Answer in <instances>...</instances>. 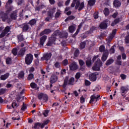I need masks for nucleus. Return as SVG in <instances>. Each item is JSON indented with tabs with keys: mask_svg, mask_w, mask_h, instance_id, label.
Here are the masks:
<instances>
[{
	"mask_svg": "<svg viewBox=\"0 0 129 129\" xmlns=\"http://www.w3.org/2000/svg\"><path fill=\"white\" fill-rule=\"evenodd\" d=\"M68 36V33L67 32L61 33L58 30H56L55 32H54L53 33L51 37L49 38V41L46 44V45L52 46L54 42L56 41V39H57V38H63L64 39H66Z\"/></svg>",
	"mask_w": 129,
	"mask_h": 129,
	"instance_id": "1",
	"label": "nucleus"
},
{
	"mask_svg": "<svg viewBox=\"0 0 129 129\" xmlns=\"http://www.w3.org/2000/svg\"><path fill=\"white\" fill-rule=\"evenodd\" d=\"M72 8L75 7L76 10L79 9V11H81L84 8V2L80 3V0H73L71 4Z\"/></svg>",
	"mask_w": 129,
	"mask_h": 129,
	"instance_id": "2",
	"label": "nucleus"
},
{
	"mask_svg": "<svg viewBox=\"0 0 129 129\" xmlns=\"http://www.w3.org/2000/svg\"><path fill=\"white\" fill-rule=\"evenodd\" d=\"M97 59V61L94 65V66L93 67L92 69L93 70H94L95 71H98L99 70L100 67L102 66V63H101V61H100V59L98 58V56H94L93 58V61L94 62L95 60Z\"/></svg>",
	"mask_w": 129,
	"mask_h": 129,
	"instance_id": "3",
	"label": "nucleus"
},
{
	"mask_svg": "<svg viewBox=\"0 0 129 129\" xmlns=\"http://www.w3.org/2000/svg\"><path fill=\"white\" fill-rule=\"evenodd\" d=\"M56 10V8H53L48 11L47 13L48 17L45 18V21H46V22H49L50 21V19H52V18L54 17V14Z\"/></svg>",
	"mask_w": 129,
	"mask_h": 129,
	"instance_id": "4",
	"label": "nucleus"
},
{
	"mask_svg": "<svg viewBox=\"0 0 129 129\" xmlns=\"http://www.w3.org/2000/svg\"><path fill=\"white\" fill-rule=\"evenodd\" d=\"M13 4V0H9L6 4V8L7 9V14H9L10 12L14 10V7L11 6V5Z\"/></svg>",
	"mask_w": 129,
	"mask_h": 129,
	"instance_id": "5",
	"label": "nucleus"
},
{
	"mask_svg": "<svg viewBox=\"0 0 129 129\" xmlns=\"http://www.w3.org/2000/svg\"><path fill=\"white\" fill-rule=\"evenodd\" d=\"M129 91L128 86H121L120 89V92L122 96H124L126 93Z\"/></svg>",
	"mask_w": 129,
	"mask_h": 129,
	"instance_id": "6",
	"label": "nucleus"
},
{
	"mask_svg": "<svg viewBox=\"0 0 129 129\" xmlns=\"http://www.w3.org/2000/svg\"><path fill=\"white\" fill-rule=\"evenodd\" d=\"M33 62V55L32 54H27L25 57V63L27 65H30Z\"/></svg>",
	"mask_w": 129,
	"mask_h": 129,
	"instance_id": "7",
	"label": "nucleus"
},
{
	"mask_svg": "<svg viewBox=\"0 0 129 129\" xmlns=\"http://www.w3.org/2000/svg\"><path fill=\"white\" fill-rule=\"evenodd\" d=\"M38 96L39 99H43L45 102L48 101V96L46 94L41 93L38 95Z\"/></svg>",
	"mask_w": 129,
	"mask_h": 129,
	"instance_id": "8",
	"label": "nucleus"
},
{
	"mask_svg": "<svg viewBox=\"0 0 129 129\" xmlns=\"http://www.w3.org/2000/svg\"><path fill=\"white\" fill-rule=\"evenodd\" d=\"M100 97V95L98 94H94L93 95L91 96V100L90 101V103H93L94 102H96L97 100V99Z\"/></svg>",
	"mask_w": 129,
	"mask_h": 129,
	"instance_id": "9",
	"label": "nucleus"
},
{
	"mask_svg": "<svg viewBox=\"0 0 129 129\" xmlns=\"http://www.w3.org/2000/svg\"><path fill=\"white\" fill-rule=\"evenodd\" d=\"M10 30H11V28L9 26H7L4 31L0 34V38H4L10 32Z\"/></svg>",
	"mask_w": 129,
	"mask_h": 129,
	"instance_id": "10",
	"label": "nucleus"
},
{
	"mask_svg": "<svg viewBox=\"0 0 129 129\" xmlns=\"http://www.w3.org/2000/svg\"><path fill=\"white\" fill-rule=\"evenodd\" d=\"M46 40H47V36L44 35L42 36L40 39L39 46L43 47V46H44V43L46 42Z\"/></svg>",
	"mask_w": 129,
	"mask_h": 129,
	"instance_id": "11",
	"label": "nucleus"
},
{
	"mask_svg": "<svg viewBox=\"0 0 129 129\" xmlns=\"http://www.w3.org/2000/svg\"><path fill=\"white\" fill-rule=\"evenodd\" d=\"M51 57H52V53H47L44 54L41 59L42 60H45L46 61H48V60L51 59Z\"/></svg>",
	"mask_w": 129,
	"mask_h": 129,
	"instance_id": "12",
	"label": "nucleus"
},
{
	"mask_svg": "<svg viewBox=\"0 0 129 129\" xmlns=\"http://www.w3.org/2000/svg\"><path fill=\"white\" fill-rule=\"evenodd\" d=\"M0 18H1L3 22H6V21H7V20H8V15H7V14L2 11H0Z\"/></svg>",
	"mask_w": 129,
	"mask_h": 129,
	"instance_id": "13",
	"label": "nucleus"
},
{
	"mask_svg": "<svg viewBox=\"0 0 129 129\" xmlns=\"http://www.w3.org/2000/svg\"><path fill=\"white\" fill-rule=\"evenodd\" d=\"M115 34H116V29H114L111 34L108 37L107 41L108 42H111L112 40L114 37V36L115 35Z\"/></svg>",
	"mask_w": 129,
	"mask_h": 129,
	"instance_id": "14",
	"label": "nucleus"
},
{
	"mask_svg": "<svg viewBox=\"0 0 129 129\" xmlns=\"http://www.w3.org/2000/svg\"><path fill=\"white\" fill-rule=\"evenodd\" d=\"M109 25L110 24V22L108 21H106L105 22H104L100 24V28L101 29H106L107 28V25Z\"/></svg>",
	"mask_w": 129,
	"mask_h": 129,
	"instance_id": "15",
	"label": "nucleus"
},
{
	"mask_svg": "<svg viewBox=\"0 0 129 129\" xmlns=\"http://www.w3.org/2000/svg\"><path fill=\"white\" fill-rule=\"evenodd\" d=\"M70 68L71 70H73V71H74V70H76V69L78 68V66H77V63H76V62L74 61L73 63H72L70 65Z\"/></svg>",
	"mask_w": 129,
	"mask_h": 129,
	"instance_id": "16",
	"label": "nucleus"
},
{
	"mask_svg": "<svg viewBox=\"0 0 129 129\" xmlns=\"http://www.w3.org/2000/svg\"><path fill=\"white\" fill-rule=\"evenodd\" d=\"M96 75H97V73H93L90 75V80H91V81H96V79L97 78Z\"/></svg>",
	"mask_w": 129,
	"mask_h": 129,
	"instance_id": "17",
	"label": "nucleus"
},
{
	"mask_svg": "<svg viewBox=\"0 0 129 129\" xmlns=\"http://www.w3.org/2000/svg\"><path fill=\"white\" fill-rule=\"evenodd\" d=\"M107 57H108V50H106L104 51L103 56L102 57V60L104 61H106V59H107Z\"/></svg>",
	"mask_w": 129,
	"mask_h": 129,
	"instance_id": "18",
	"label": "nucleus"
},
{
	"mask_svg": "<svg viewBox=\"0 0 129 129\" xmlns=\"http://www.w3.org/2000/svg\"><path fill=\"white\" fill-rule=\"evenodd\" d=\"M58 78L57 76L55 75H52L50 79V83H55L56 81H57Z\"/></svg>",
	"mask_w": 129,
	"mask_h": 129,
	"instance_id": "19",
	"label": "nucleus"
},
{
	"mask_svg": "<svg viewBox=\"0 0 129 129\" xmlns=\"http://www.w3.org/2000/svg\"><path fill=\"white\" fill-rule=\"evenodd\" d=\"M9 76H10V73H9L1 75L0 77L1 80H6V79H8V78H9Z\"/></svg>",
	"mask_w": 129,
	"mask_h": 129,
	"instance_id": "20",
	"label": "nucleus"
},
{
	"mask_svg": "<svg viewBox=\"0 0 129 129\" xmlns=\"http://www.w3.org/2000/svg\"><path fill=\"white\" fill-rule=\"evenodd\" d=\"M113 5L115 8H119V7H120L121 4L120 3V2H119V1L115 0L113 2Z\"/></svg>",
	"mask_w": 129,
	"mask_h": 129,
	"instance_id": "21",
	"label": "nucleus"
},
{
	"mask_svg": "<svg viewBox=\"0 0 129 129\" xmlns=\"http://www.w3.org/2000/svg\"><path fill=\"white\" fill-rule=\"evenodd\" d=\"M51 33V30L50 29H45L43 31L40 33V35L43 36V35H46L47 34H50Z\"/></svg>",
	"mask_w": 129,
	"mask_h": 129,
	"instance_id": "22",
	"label": "nucleus"
},
{
	"mask_svg": "<svg viewBox=\"0 0 129 129\" xmlns=\"http://www.w3.org/2000/svg\"><path fill=\"white\" fill-rule=\"evenodd\" d=\"M17 13H18V11H15L13 13L11 14V19H12L13 20H16V19H17Z\"/></svg>",
	"mask_w": 129,
	"mask_h": 129,
	"instance_id": "23",
	"label": "nucleus"
},
{
	"mask_svg": "<svg viewBox=\"0 0 129 129\" xmlns=\"http://www.w3.org/2000/svg\"><path fill=\"white\" fill-rule=\"evenodd\" d=\"M25 52H26V49H25V48H22L19 51L18 55L19 56H23L25 54Z\"/></svg>",
	"mask_w": 129,
	"mask_h": 129,
	"instance_id": "24",
	"label": "nucleus"
},
{
	"mask_svg": "<svg viewBox=\"0 0 129 129\" xmlns=\"http://www.w3.org/2000/svg\"><path fill=\"white\" fill-rule=\"evenodd\" d=\"M96 2L95 0H89L88 1V5H89L90 7H92V6L95 4Z\"/></svg>",
	"mask_w": 129,
	"mask_h": 129,
	"instance_id": "25",
	"label": "nucleus"
},
{
	"mask_svg": "<svg viewBox=\"0 0 129 129\" xmlns=\"http://www.w3.org/2000/svg\"><path fill=\"white\" fill-rule=\"evenodd\" d=\"M75 26L72 25L69 27V31L70 33H73L75 31Z\"/></svg>",
	"mask_w": 129,
	"mask_h": 129,
	"instance_id": "26",
	"label": "nucleus"
},
{
	"mask_svg": "<svg viewBox=\"0 0 129 129\" xmlns=\"http://www.w3.org/2000/svg\"><path fill=\"white\" fill-rule=\"evenodd\" d=\"M103 13L106 17L108 16L109 15V9L105 8L103 11Z\"/></svg>",
	"mask_w": 129,
	"mask_h": 129,
	"instance_id": "27",
	"label": "nucleus"
},
{
	"mask_svg": "<svg viewBox=\"0 0 129 129\" xmlns=\"http://www.w3.org/2000/svg\"><path fill=\"white\" fill-rule=\"evenodd\" d=\"M34 128H39V127H42V124L40 122H37L34 124L33 126Z\"/></svg>",
	"mask_w": 129,
	"mask_h": 129,
	"instance_id": "28",
	"label": "nucleus"
},
{
	"mask_svg": "<svg viewBox=\"0 0 129 129\" xmlns=\"http://www.w3.org/2000/svg\"><path fill=\"white\" fill-rule=\"evenodd\" d=\"M121 59V56L118 55L116 60V63L117 64V65H121V61H120Z\"/></svg>",
	"mask_w": 129,
	"mask_h": 129,
	"instance_id": "29",
	"label": "nucleus"
},
{
	"mask_svg": "<svg viewBox=\"0 0 129 129\" xmlns=\"http://www.w3.org/2000/svg\"><path fill=\"white\" fill-rule=\"evenodd\" d=\"M23 30L24 32H26V31H28V30H29V25L27 24H23Z\"/></svg>",
	"mask_w": 129,
	"mask_h": 129,
	"instance_id": "30",
	"label": "nucleus"
},
{
	"mask_svg": "<svg viewBox=\"0 0 129 129\" xmlns=\"http://www.w3.org/2000/svg\"><path fill=\"white\" fill-rule=\"evenodd\" d=\"M118 23H119V19H115L111 24L112 27L115 26V25H116V24H117Z\"/></svg>",
	"mask_w": 129,
	"mask_h": 129,
	"instance_id": "31",
	"label": "nucleus"
},
{
	"mask_svg": "<svg viewBox=\"0 0 129 129\" xmlns=\"http://www.w3.org/2000/svg\"><path fill=\"white\" fill-rule=\"evenodd\" d=\"M36 22L37 21L35 19H32L29 22V24L31 26H34V25L36 24Z\"/></svg>",
	"mask_w": 129,
	"mask_h": 129,
	"instance_id": "32",
	"label": "nucleus"
},
{
	"mask_svg": "<svg viewBox=\"0 0 129 129\" xmlns=\"http://www.w3.org/2000/svg\"><path fill=\"white\" fill-rule=\"evenodd\" d=\"M45 8V6L44 5H41L40 6L36 7L35 8V10L36 11H41L42 9H44Z\"/></svg>",
	"mask_w": 129,
	"mask_h": 129,
	"instance_id": "33",
	"label": "nucleus"
},
{
	"mask_svg": "<svg viewBox=\"0 0 129 129\" xmlns=\"http://www.w3.org/2000/svg\"><path fill=\"white\" fill-rule=\"evenodd\" d=\"M113 63V59H110L106 62V65L108 66L110 65V64H112Z\"/></svg>",
	"mask_w": 129,
	"mask_h": 129,
	"instance_id": "34",
	"label": "nucleus"
},
{
	"mask_svg": "<svg viewBox=\"0 0 129 129\" xmlns=\"http://www.w3.org/2000/svg\"><path fill=\"white\" fill-rule=\"evenodd\" d=\"M18 39L19 42H22V41H24V37H23V35L20 34L18 35Z\"/></svg>",
	"mask_w": 129,
	"mask_h": 129,
	"instance_id": "35",
	"label": "nucleus"
},
{
	"mask_svg": "<svg viewBox=\"0 0 129 129\" xmlns=\"http://www.w3.org/2000/svg\"><path fill=\"white\" fill-rule=\"evenodd\" d=\"M60 15H61V11L60 10H58L55 15V18L56 19L59 18L60 17Z\"/></svg>",
	"mask_w": 129,
	"mask_h": 129,
	"instance_id": "36",
	"label": "nucleus"
},
{
	"mask_svg": "<svg viewBox=\"0 0 129 129\" xmlns=\"http://www.w3.org/2000/svg\"><path fill=\"white\" fill-rule=\"evenodd\" d=\"M12 53L13 54V55H14V56H17V55L18 54V50L17 49V48H13V49L12 50Z\"/></svg>",
	"mask_w": 129,
	"mask_h": 129,
	"instance_id": "37",
	"label": "nucleus"
},
{
	"mask_svg": "<svg viewBox=\"0 0 129 129\" xmlns=\"http://www.w3.org/2000/svg\"><path fill=\"white\" fill-rule=\"evenodd\" d=\"M80 29H81V25H79L78 29L77 30L75 34H74V37H75V36L78 34V33H79V31H80Z\"/></svg>",
	"mask_w": 129,
	"mask_h": 129,
	"instance_id": "38",
	"label": "nucleus"
},
{
	"mask_svg": "<svg viewBox=\"0 0 129 129\" xmlns=\"http://www.w3.org/2000/svg\"><path fill=\"white\" fill-rule=\"evenodd\" d=\"M86 45V42H85V41L81 42L80 44V48L81 49H84V48H85Z\"/></svg>",
	"mask_w": 129,
	"mask_h": 129,
	"instance_id": "39",
	"label": "nucleus"
},
{
	"mask_svg": "<svg viewBox=\"0 0 129 129\" xmlns=\"http://www.w3.org/2000/svg\"><path fill=\"white\" fill-rule=\"evenodd\" d=\"M68 82V77H66L63 83V87L65 88L66 87V85H67V82Z\"/></svg>",
	"mask_w": 129,
	"mask_h": 129,
	"instance_id": "40",
	"label": "nucleus"
},
{
	"mask_svg": "<svg viewBox=\"0 0 129 129\" xmlns=\"http://www.w3.org/2000/svg\"><path fill=\"white\" fill-rule=\"evenodd\" d=\"M74 16H70L69 17H68L66 20H65V22H68V21L70 20H74Z\"/></svg>",
	"mask_w": 129,
	"mask_h": 129,
	"instance_id": "41",
	"label": "nucleus"
},
{
	"mask_svg": "<svg viewBox=\"0 0 129 129\" xmlns=\"http://www.w3.org/2000/svg\"><path fill=\"white\" fill-rule=\"evenodd\" d=\"M49 120H47L46 121H45L43 123L41 124V128H43V127H44V126H45V125H46V124H48V123H49Z\"/></svg>",
	"mask_w": 129,
	"mask_h": 129,
	"instance_id": "42",
	"label": "nucleus"
},
{
	"mask_svg": "<svg viewBox=\"0 0 129 129\" xmlns=\"http://www.w3.org/2000/svg\"><path fill=\"white\" fill-rule=\"evenodd\" d=\"M34 78V75L33 74H30L28 76V80H32Z\"/></svg>",
	"mask_w": 129,
	"mask_h": 129,
	"instance_id": "43",
	"label": "nucleus"
},
{
	"mask_svg": "<svg viewBox=\"0 0 129 129\" xmlns=\"http://www.w3.org/2000/svg\"><path fill=\"white\" fill-rule=\"evenodd\" d=\"M117 110L123 111L124 110V109L123 108V107H122V105H120L118 107H117Z\"/></svg>",
	"mask_w": 129,
	"mask_h": 129,
	"instance_id": "44",
	"label": "nucleus"
},
{
	"mask_svg": "<svg viewBox=\"0 0 129 129\" xmlns=\"http://www.w3.org/2000/svg\"><path fill=\"white\" fill-rule=\"evenodd\" d=\"M86 65L88 67L91 65V59H89L86 61Z\"/></svg>",
	"mask_w": 129,
	"mask_h": 129,
	"instance_id": "45",
	"label": "nucleus"
},
{
	"mask_svg": "<svg viewBox=\"0 0 129 129\" xmlns=\"http://www.w3.org/2000/svg\"><path fill=\"white\" fill-rule=\"evenodd\" d=\"M7 64H12V58L8 57L6 59Z\"/></svg>",
	"mask_w": 129,
	"mask_h": 129,
	"instance_id": "46",
	"label": "nucleus"
},
{
	"mask_svg": "<svg viewBox=\"0 0 129 129\" xmlns=\"http://www.w3.org/2000/svg\"><path fill=\"white\" fill-rule=\"evenodd\" d=\"M25 75V74L24 73V72H21L19 74V78H23L24 76Z\"/></svg>",
	"mask_w": 129,
	"mask_h": 129,
	"instance_id": "47",
	"label": "nucleus"
},
{
	"mask_svg": "<svg viewBox=\"0 0 129 129\" xmlns=\"http://www.w3.org/2000/svg\"><path fill=\"white\" fill-rule=\"evenodd\" d=\"M6 91H7L6 89H0V95H2L3 94H4V93H6Z\"/></svg>",
	"mask_w": 129,
	"mask_h": 129,
	"instance_id": "48",
	"label": "nucleus"
},
{
	"mask_svg": "<svg viewBox=\"0 0 129 129\" xmlns=\"http://www.w3.org/2000/svg\"><path fill=\"white\" fill-rule=\"evenodd\" d=\"M30 86L32 88L35 89L37 88V84H36L35 83H31Z\"/></svg>",
	"mask_w": 129,
	"mask_h": 129,
	"instance_id": "49",
	"label": "nucleus"
},
{
	"mask_svg": "<svg viewBox=\"0 0 129 129\" xmlns=\"http://www.w3.org/2000/svg\"><path fill=\"white\" fill-rule=\"evenodd\" d=\"M74 78H71L69 81V84H73V83L74 82Z\"/></svg>",
	"mask_w": 129,
	"mask_h": 129,
	"instance_id": "50",
	"label": "nucleus"
},
{
	"mask_svg": "<svg viewBox=\"0 0 129 129\" xmlns=\"http://www.w3.org/2000/svg\"><path fill=\"white\" fill-rule=\"evenodd\" d=\"M78 55H79V50L76 49L74 53L75 57H78Z\"/></svg>",
	"mask_w": 129,
	"mask_h": 129,
	"instance_id": "51",
	"label": "nucleus"
},
{
	"mask_svg": "<svg viewBox=\"0 0 129 129\" xmlns=\"http://www.w3.org/2000/svg\"><path fill=\"white\" fill-rule=\"evenodd\" d=\"M49 113V110H45L44 112H43V114L44 116H48V114Z\"/></svg>",
	"mask_w": 129,
	"mask_h": 129,
	"instance_id": "52",
	"label": "nucleus"
},
{
	"mask_svg": "<svg viewBox=\"0 0 129 129\" xmlns=\"http://www.w3.org/2000/svg\"><path fill=\"white\" fill-rule=\"evenodd\" d=\"M80 102L81 103H84V102H85V98H84V97L83 96L81 97Z\"/></svg>",
	"mask_w": 129,
	"mask_h": 129,
	"instance_id": "53",
	"label": "nucleus"
},
{
	"mask_svg": "<svg viewBox=\"0 0 129 129\" xmlns=\"http://www.w3.org/2000/svg\"><path fill=\"white\" fill-rule=\"evenodd\" d=\"M79 62L80 66H83L84 64H85V63L84 62V61H83V60H82V59L79 60Z\"/></svg>",
	"mask_w": 129,
	"mask_h": 129,
	"instance_id": "54",
	"label": "nucleus"
},
{
	"mask_svg": "<svg viewBox=\"0 0 129 129\" xmlns=\"http://www.w3.org/2000/svg\"><path fill=\"white\" fill-rule=\"evenodd\" d=\"M104 49H105L104 46L102 45L100 47L99 50L100 52H104Z\"/></svg>",
	"mask_w": 129,
	"mask_h": 129,
	"instance_id": "55",
	"label": "nucleus"
},
{
	"mask_svg": "<svg viewBox=\"0 0 129 129\" xmlns=\"http://www.w3.org/2000/svg\"><path fill=\"white\" fill-rule=\"evenodd\" d=\"M54 67L55 68H60V63L56 62L55 64H54Z\"/></svg>",
	"mask_w": 129,
	"mask_h": 129,
	"instance_id": "56",
	"label": "nucleus"
},
{
	"mask_svg": "<svg viewBox=\"0 0 129 129\" xmlns=\"http://www.w3.org/2000/svg\"><path fill=\"white\" fill-rule=\"evenodd\" d=\"M85 83L87 86H88L89 85H90V84H91V83H90V82L87 80H85Z\"/></svg>",
	"mask_w": 129,
	"mask_h": 129,
	"instance_id": "57",
	"label": "nucleus"
},
{
	"mask_svg": "<svg viewBox=\"0 0 129 129\" xmlns=\"http://www.w3.org/2000/svg\"><path fill=\"white\" fill-rule=\"evenodd\" d=\"M80 76H81L80 73H77L76 75V79H79V78H80Z\"/></svg>",
	"mask_w": 129,
	"mask_h": 129,
	"instance_id": "58",
	"label": "nucleus"
},
{
	"mask_svg": "<svg viewBox=\"0 0 129 129\" xmlns=\"http://www.w3.org/2000/svg\"><path fill=\"white\" fill-rule=\"evenodd\" d=\"M62 64L63 65H64V66H66V65H67V64H68V60L67 59H64L63 61H62Z\"/></svg>",
	"mask_w": 129,
	"mask_h": 129,
	"instance_id": "59",
	"label": "nucleus"
},
{
	"mask_svg": "<svg viewBox=\"0 0 129 129\" xmlns=\"http://www.w3.org/2000/svg\"><path fill=\"white\" fill-rule=\"evenodd\" d=\"M18 106H19V105L17 104V103L13 102L12 103V107H13V108H15V107H18Z\"/></svg>",
	"mask_w": 129,
	"mask_h": 129,
	"instance_id": "60",
	"label": "nucleus"
},
{
	"mask_svg": "<svg viewBox=\"0 0 129 129\" xmlns=\"http://www.w3.org/2000/svg\"><path fill=\"white\" fill-rule=\"evenodd\" d=\"M125 42L128 44L129 43V33L128 35L125 37Z\"/></svg>",
	"mask_w": 129,
	"mask_h": 129,
	"instance_id": "61",
	"label": "nucleus"
},
{
	"mask_svg": "<svg viewBox=\"0 0 129 129\" xmlns=\"http://www.w3.org/2000/svg\"><path fill=\"white\" fill-rule=\"evenodd\" d=\"M110 54H113L114 53V48H113V47H112L110 49Z\"/></svg>",
	"mask_w": 129,
	"mask_h": 129,
	"instance_id": "62",
	"label": "nucleus"
},
{
	"mask_svg": "<svg viewBox=\"0 0 129 129\" xmlns=\"http://www.w3.org/2000/svg\"><path fill=\"white\" fill-rule=\"evenodd\" d=\"M103 79L105 81H107V80H109V77L107 76H105V77H103Z\"/></svg>",
	"mask_w": 129,
	"mask_h": 129,
	"instance_id": "63",
	"label": "nucleus"
},
{
	"mask_svg": "<svg viewBox=\"0 0 129 129\" xmlns=\"http://www.w3.org/2000/svg\"><path fill=\"white\" fill-rule=\"evenodd\" d=\"M18 1V5H20L24 3V0H17Z\"/></svg>",
	"mask_w": 129,
	"mask_h": 129,
	"instance_id": "64",
	"label": "nucleus"
}]
</instances>
